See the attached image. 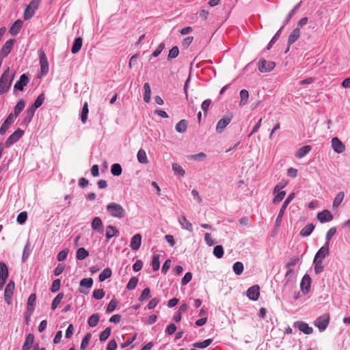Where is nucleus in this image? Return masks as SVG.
I'll return each mask as SVG.
<instances>
[{
	"label": "nucleus",
	"mask_w": 350,
	"mask_h": 350,
	"mask_svg": "<svg viewBox=\"0 0 350 350\" xmlns=\"http://www.w3.org/2000/svg\"><path fill=\"white\" fill-rule=\"evenodd\" d=\"M303 1H300L293 9L292 10L288 13V14L287 15L286 18H285V20L283 22V25L282 27L276 32V33L274 35V36L272 38V39L271 40V41L269 42V43L268 44V46L267 47V50H269L273 44L278 40V39L279 38L280 36V33L282 32V29L284 28V27L287 25L288 23V22L290 21V20L292 18V17L295 14L296 12L297 11V10L299 8V7L301 6V5L302 4Z\"/></svg>",
	"instance_id": "f257e3e1"
},
{
	"label": "nucleus",
	"mask_w": 350,
	"mask_h": 350,
	"mask_svg": "<svg viewBox=\"0 0 350 350\" xmlns=\"http://www.w3.org/2000/svg\"><path fill=\"white\" fill-rule=\"evenodd\" d=\"M108 214L112 217L121 219L126 216V211L122 205L116 202H110L106 206Z\"/></svg>",
	"instance_id": "f03ea898"
},
{
	"label": "nucleus",
	"mask_w": 350,
	"mask_h": 350,
	"mask_svg": "<svg viewBox=\"0 0 350 350\" xmlns=\"http://www.w3.org/2000/svg\"><path fill=\"white\" fill-rule=\"evenodd\" d=\"M14 75L10 77V68H7L0 78V95L9 90Z\"/></svg>",
	"instance_id": "7ed1b4c3"
},
{
	"label": "nucleus",
	"mask_w": 350,
	"mask_h": 350,
	"mask_svg": "<svg viewBox=\"0 0 350 350\" xmlns=\"http://www.w3.org/2000/svg\"><path fill=\"white\" fill-rule=\"evenodd\" d=\"M294 196H295V193H291L288 198L285 200V201L284 202L282 207L280 208V210L279 211V213L277 216V218L275 219V228H279L280 224H281V222H282V217H283V215L284 213V211H286V208L287 207V206L288 205V204L291 202V201L294 198Z\"/></svg>",
	"instance_id": "20e7f679"
},
{
	"label": "nucleus",
	"mask_w": 350,
	"mask_h": 350,
	"mask_svg": "<svg viewBox=\"0 0 350 350\" xmlns=\"http://www.w3.org/2000/svg\"><path fill=\"white\" fill-rule=\"evenodd\" d=\"M306 24V17H304L300 20V21L298 23L297 27L295 28L292 33L288 36V44L291 45L293 44L299 37L300 36V31L299 27L304 26Z\"/></svg>",
	"instance_id": "39448f33"
},
{
	"label": "nucleus",
	"mask_w": 350,
	"mask_h": 350,
	"mask_svg": "<svg viewBox=\"0 0 350 350\" xmlns=\"http://www.w3.org/2000/svg\"><path fill=\"white\" fill-rule=\"evenodd\" d=\"M41 0H31L29 5L26 8L24 12V19L29 20L31 18L36 10L38 9Z\"/></svg>",
	"instance_id": "423d86ee"
},
{
	"label": "nucleus",
	"mask_w": 350,
	"mask_h": 350,
	"mask_svg": "<svg viewBox=\"0 0 350 350\" xmlns=\"http://www.w3.org/2000/svg\"><path fill=\"white\" fill-rule=\"evenodd\" d=\"M329 322V314L325 313L322 316L319 317L314 321V325L319 328L321 332L324 331Z\"/></svg>",
	"instance_id": "0eeeda50"
},
{
	"label": "nucleus",
	"mask_w": 350,
	"mask_h": 350,
	"mask_svg": "<svg viewBox=\"0 0 350 350\" xmlns=\"http://www.w3.org/2000/svg\"><path fill=\"white\" fill-rule=\"evenodd\" d=\"M275 66V62L261 59L258 62V68L260 72H269L273 70Z\"/></svg>",
	"instance_id": "6e6552de"
},
{
	"label": "nucleus",
	"mask_w": 350,
	"mask_h": 350,
	"mask_svg": "<svg viewBox=\"0 0 350 350\" xmlns=\"http://www.w3.org/2000/svg\"><path fill=\"white\" fill-rule=\"evenodd\" d=\"M24 131L21 129H16L12 135H10L5 142V147L8 148L17 141L23 136Z\"/></svg>",
	"instance_id": "1a4fd4ad"
},
{
	"label": "nucleus",
	"mask_w": 350,
	"mask_h": 350,
	"mask_svg": "<svg viewBox=\"0 0 350 350\" xmlns=\"http://www.w3.org/2000/svg\"><path fill=\"white\" fill-rule=\"evenodd\" d=\"M14 288V282L13 281H10L5 288L4 299L8 304H10L12 302V296L13 295Z\"/></svg>",
	"instance_id": "9d476101"
},
{
	"label": "nucleus",
	"mask_w": 350,
	"mask_h": 350,
	"mask_svg": "<svg viewBox=\"0 0 350 350\" xmlns=\"http://www.w3.org/2000/svg\"><path fill=\"white\" fill-rule=\"evenodd\" d=\"M8 269L4 262H0V290L4 286L8 278Z\"/></svg>",
	"instance_id": "9b49d317"
},
{
	"label": "nucleus",
	"mask_w": 350,
	"mask_h": 350,
	"mask_svg": "<svg viewBox=\"0 0 350 350\" xmlns=\"http://www.w3.org/2000/svg\"><path fill=\"white\" fill-rule=\"evenodd\" d=\"M79 285V292L83 294H88V291L84 288H90L93 285V280L91 278H83L80 281Z\"/></svg>",
	"instance_id": "f8f14e48"
},
{
	"label": "nucleus",
	"mask_w": 350,
	"mask_h": 350,
	"mask_svg": "<svg viewBox=\"0 0 350 350\" xmlns=\"http://www.w3.org/2000/svg\"><path fill=\"white\" fill-rule=\"evenodd\" d=\"M39 57H40L41 73H42V75H45L49 72V63H48L47 57L43 51L40 53Z\"/></svg>",
	"instance_id": "ddd939ff"
},
{
	"label": "nucleus",
	"mask_w": 350,
	"mask_h": 350,
	"mask_svg": "<svg viewBox=\"0 0 350 350\" xmlns=\"http://www.w3.org/2000/svg\"><path fill=\"white\" fill-rule=\"evenodd\" d=\"M259 295H260V288L258 285H254V286L250 287L247 291V297L252 301L258 300Z\"/></svg>",
	"instance_id": "4468645a"
},
{
	"label": "nucleus",
	"mask_w": 350,
	"mask_h": 350,
	"mask_svg": "<svg viewBox=\"0 0 350 350\" xmlns=\"http://www.w3.org/2000/svg\"><path fill=\"white\" fill-rule=\"evenodd\" d=\"M232 116H225L222 119L219 120L216 126V131L217 133H221L227 125L232 120Z\"/></svg>",
	"instance_id": "2eb2a0df"
},
{
	"label": "nucleus",
	"mask_w": 350,
	"mask_h": 350,
	"mask_svg": "<svg viewBox=\"0 0 350 350\" xmlns=\"http://www.w3.org/2000/svg\"><path fill=\"white\" fill-rule=\"evenodd\" d=\"M317 219L321 223L328 222L333 219V215L328 210H324L317 214Z\"/></svg>",
	"instance_id": "dca6fc26"
},
{
	"label": "nucleus",
	"mask_w": 350,
	"mask_h": 350,
	"mask_svg": "<svg viewBox=\"0 0 350 350\" xmlns=\"http://www.w3.org/2000/svg\"><path fill=\"white\" fill-rule=\"evenodd\" d=\"M332 146L334 150L337 153H342L345 150V146L337 137H334L332 139Z\"/></svg>",
	"instance_id": "f3484780"
},
{
	"label": "nucleus",
	"mask_w": 350,
	"mask_h": 350,
	"mask_svg": "<svg viewBox=\"0 0 350 350\" xmlns=\"http://www.w3.org/2000/svg\"><path fill=\"white\" fill-rule=\"evenodd\" d=\"M29 81V78L25 74L22 75L19 80L14 85V89L23 91L24 86L27 85Z\"/></svg>",
	"instance_id": "a211bd4d"
},
{
	"label": "nucleus",
	"mask_w": 350,
	"mask_h": 350,
	"mask_svg": "<svg viewBox=\"0 0 350 350\" xmlns=\"http://www.w3.org/2000/svg\"><path fill=\"white\" fill-rule=\"evenodd\" d=\"M14 115L13 113H10L8 115L7 118L5 120L3 123L2 124L1 128H0V134L4 135L7 130L9 129L10 126L14 122Z\"/></svg>",
	"instance_id": "6ab92c4d"
},
{
	"label": "nucleus",
	"mask_w": 350,
	"mask_h": 350,
	"mask_svg": "<svg viewBox=\"0 0 350 350\" xmlns=\"http://www.w3.org/2000/svg\"><path fill=\"white\" fill-rule=\"evenodd\" d=\"M329 254V243H325V245L321 247L315 255L314 259L316 260L322 261L323 259Z\"/></svg>",
	"instance_id": "aec40b11"
},
{
	"label": "nucleus",
	"mask_w": 350,
	"mask_h": 350,
	"mask_svg": "<svg viewBox=\"0 0 350 350\" xmlns=\"http://www.w3.org/2000/svg\"><path fill=\"white\" fill-rule=\"evenodd\" d=\"M299 259L297 258H293L291 259V260L286 264V267L288 268L287 272L286 273V278L287 279V282L293 276V271L291 268L292 266H295L297 264Z\"/></svg>",
	"instance_id": "412c9836"
},
{
	"label": "nucleus",
	"mask_w": 350,
	"mask_h": 350,
	"mask_svg": "<svg viewBox=\"0 0 350 350\" xmlns=\"http://www.w3.org/2000/svg\"><path fill=\"white\" fill-rule=\"evenodd\" d=\"M14 40L11 39L8 40L0 50V54L3 57H6L11 51Z\"/></svg>",
	"instance_id": "4be33fe9"
},
{
	"label": "nucleus",
	"mask_w": 350,
	"mask_h": 350,
	"mask_svg": "<svg viewBox=\"0 0 350 350\" xmlns=\"http://www.w3.org/2000/svg\"><path fill=\"white\" fill-rule=\"evenodd\" d=\"M23 21H21L20 19L16 20L13 23L11 28L10 29L9 33L12 36H16L19 33V31L23 26Z\"/></svg>",
	"instance_id": "5701e85b"
},
{
	"label": "nucleus",
	"mask_w": 350,
	"mask_h": 350,
	"mask_svg": "<svg viewBox=\"0 0 350 350\" xmlns=\"http://www.w3.org/2000/svg\"><path fill=\"white\" fill-rule=\"evenodd\" d=\"M142 237L139 234H135L131 241V247L133 250H138L141 246Z\"/></svg>",
	"instance_id": "b1692460"
},
{
	"label": "nucleus",
	"mask_w": 350,
	"mask_h": 350,
	"mask_svg": "<svg viewBox=\"0 0 350 350\" xmlns=\"http://www.w3.org/2000/svg\"><path fill=\"white\" fill-rule=\"evenodd\" d=\"M178 222L183 228L186 229L189 232H193V226L190 221H189L185 215H181L178 219Z\"/></svg>",
	"instance_id": "393cba45"
},
{
	"label": "nucleus",
	"mask_w": 350,
	"mask_h": 350,
	"mask_svg": "<svg viewBox=\"0 0 350 350\" xmlns=\"http://www.w3.org/2000/svg\"><path fill=\"white\" fill-rule=\"evenodd\" d=\"M91 227L94 230H96V231H98L99 232L102 233L103 231V224L101 219L99 217H94L92 221Z\"/></svg>",
	"instance_id": "a878e982"
},
{
	"label": "nucleus",
	"mask_w": 350,
	"mask_h": 350,
	"mask_svg": "<svg viewBox=\"0 0 350 350\" xmlns=\"http://www.w3.org/2000/svg\"><path fill=\"white\" fill-rule=\"evenodd\" d=\"M119 232L115 226H107L106 227L105 237L107 240L116 237L118 234Z\"/></svg>",
	"instance_id": "bb28decb"
},
{
	"label": "nucleus",
	"mask_w": 350,
	"mask_h": 350,
	"mask_svg": "<svg viewBox=\"0 0 350 350\" xmlns=\"http://www.w3.org/2000/svg\"><path fill=\"white\" fill-rule=\"evenodd\" d=\"M35 111H36V110L30 107L25 111V117H24V118L23 120L22 123L24 124H29L31 121V120H32V118H33V117L34 116Z\"/></svg>",
	"instance_id": "cd10ccee"
},
{
	"label": "nucleus",
	"mask_w": 350,
	"mask_h": 350,
	"mask_svg": "<svg viewBox=\"0 0 350 350\" xmlns=\"http://www.w3.org/2000/svg\"><path fill=\"white\" fill-rule=\"evenodd\" d=\"M34 341V336L32 334H29L25 339L23 345L22 350H29Z\"/></svg>",
	"instance_id": "c85d7f7f"
},
{
	"label": "nucleus",
	"mask_w": 350,
	"mask_h": 350,
	"mask_svg": "<svg viewBox=\"0 0 350 350\" xmlns=\"http://www.w3.org/2000/svg\"><path fill=\"white\" fill-rule=\"evenodd\" d=\"M36 295L35 293H32L29 295L27 301V309L29 312V315L31 314L34 309V305L36 304Z\"/></svg>",
	"instance_id": "c756f323"
},
{
	"label": "nucleus",
	"mask_w": 350,
	"mask_h": 350,
	"mask_svg": "<svg viewBox=\"0 0 350 350\" xmlns=\"http://www.w3.org/2000/svg\"><path fill=\"white\" fill-rule=\"evenodd\" d=\"M83 39L81 37L77 38L72 44L71 52L74 54L77 53L81 49Z\"/></svg>",
	"instance_id": "7c9ffc66"
},
{
	"label": "nucleus",
	"mask_w": 350,
	"mask_h": 350,
	"mask_svg": "<svg viewBox=\"0 0 350 350\" xmlns=\"http://www.w3.org/2000/svg\"><path fill=\"white\" fill-rule=\"evenodd\" d=\"M176 131L179 133H183L186 131L187 128V121L181 120L176 125Z\"/></svg>",
	"instance_id": "2f4dec72"
},
{
	"label": "nucleus",
	"mask_w": 350,
	"mask_h": 350,
	"mask_svg": "<svg viewBox=\"0 0 350 350\" xmlns=\"http://www.w3.org/2000/svg\"><path fill=\"white\" fill-rule=\"evenodd\" d=\"M25 105V103L23 100H20L17 103V104L14 107V113H13L14 118H16L21 113V112L23 110Z\"/></svg>",
	"instance_id": "473e14b6"
},
{
	"label": "nucleus",
	"mask_w": 350,
	"mask_h": 350,
	"mask_svg": "<svg viewBox=\"0 0 350 350\" xmlns=\"http://www.w3.org/2000/svg\"><path fill=\"white\" fill-rule=\"evenodd\" d=\"M137 160L140 163L146 164L148 163L146 153L144 150L139 149L137 154Z\"/></svg>",
	"instance_id": "72a5a7b5"
},
{
	"label": "nucleus",
	"mask_w": 350,
	"mask_h": 350,
	"mask_svg": "<svg viewBox=\"0 0 350 350\" xmlns=\"http://www.w3.org/2000/svg\"><path fill=\"white\" fill-rule=\"evenodd\" d=\"M240 103L239 106L245 105L247 103L249 98V92L246 90H242L240 91Z\"/></svg>",
	"instance_id": "f704fd0d"
},
{
	"label": "nucleus",
	"mask_w": 350,
	"mask_h": 350,
	"mask_svg": "<svg viewBox=\"0 0 350 350\" xmlns=\"http://www.w3.org/2000/svg\"><path fill=\"white\" fill-rule=\"evenodd\" d=\"M89 256V252L84 247H80L77 250L76 258L77 260H82Z\"/></svg>",
	"instance_id": "c9c22d12"
},
{
	"label": "nucleus",
	"mask_w": 350,
	"mask_h": 350,
	"mask_svg": "<svg viewBox=\"0 0 350 350\" xmlns=\"http://www.w3.org/2000/svg\"><path fill=\"white\" fill-rule=\"evenodd\" d=\"M100 316L98 313L94 314L90 317L88 323L90 327H94L98 323Z\"/></svg>",
	"instance_id": "e433bc0d"
},
{
	"label": "nucleus",
	"mask_w": 350,
	"mask_h": 350,
	"mask_svg": "<svg viewBox=\"0 0 350 350\" xmlns=\"http://www.w3.org/2000/svg\"><path fill=\"white\" fill-rule=\"evenodd\" d=\"M144 100L146 103H149L150 100L151 95V90L150 86L148 83H146L144 85Z\"/></svg>",
	"instance_id": "4c0bfd02"
},
{
	"label": "nucleus",
	"mask_w": 350,
	"mask_h": 350,
	"mask_svg": "<svg viewBox=\"0 0 350 350\" xmlns=\"http://www.w3.org/2000/svg\"><path fill=\"white\" fill-rule=\"evenodd\" d=\"M213 342V340L209 338L202 342H197L193 344V347L195 348L204 349L209 346Z\"/></svg>",
	"instance_id": "58836bf2"
},
{
	"label": "nucleus",
	"mask_w": 350,
	"mask_h": 350,
	"mask_svg": "<svg viewBox=\"0 0 350 350\" xmlns=\"http://www.w3.org/2000/svg\"><path fill=\"white\" fill-rule=\"evenodd\" d=\"M88 111V104L87 102H85L83 106L82 111L81 113V120L83 124L86 122Z\"/></svg>",
	"instance_id": "ea45409f"
},
{
	"label": "nucleus",
	"mask_w": 350,
	"mask_h": 350,
	"mask_svg": "<svg viewBox=\"0 0 350 350\" xmlns=\"http://www.w3.org/2000/svg\"><path fill=\"white\" fill-rule=\"evenodd\" d=\"M44 98H45V97H44V94H40L37 97L34 103L31 106V107L36 110V109H38L42 105V103L44 100Z\"/></svg>",
	"instance_id": "a19ab883"
},
{
	"label": "nucleus",
	"mask_w": 350,
	"mask_h": 350,
	"mask_svg": "<svg viewBox=\"0 0 350 350\" xmlns=\"http://www.w3.org/2000/svg\"><path fill=\"white\" fill-rule=\"evenodd\" d=\"M64 293H59L53 300L52 301V304H51V309L53 310H55L57 308V307L58 306V305L59 304V303L61 302L62 299H63L64 297Z\"/></svg>",
	"instance_id": "79ce46f5"
},
{
	"label": "nucleus",
	"mask_w": 350,
	"mask_h": 350,
	"mask_svg": "<svg viewBox=\"0 0 350 350\" xmlns=\"http://www.w3.org/2000/svg\"><path fill=\"white\" fill-rule=\"evenodd\" d=\"M233 271L235 273V274L239 275H241L243 271V264L241 262H236L232 267Z\"/></svg>",
	"instance_id": "37998d69"
},
{
	"label": "nucleus",
	"mask_w": 350,
	"mask_h": 350,
	"mask_svg": "<svg viewBox=\"0 0 350 350\" xmlns=\"http://www.w3.org/2000/svg\"><path fill=\"white\" fill-rule=\"evenodd\" d=\"M122 167L118 163H115L111 165V172L113 176H118L122 174Z\"/></svg>",
	"instance_id": "c03bdc74"
},
{
	"label": "nucleus",
	"mask_w": 350,
	"mask_h": 350,
	"mask_svg": "<svg viewBox=\"0 0 350 350\" xmlns=\"http://www.w3.org/2000/svg\"><path fill=\"white\" fill-rule=\"evenodd\" d=\"M111 276V270L109 268L105 269L99 275V280L100 282L105 281L106 279Z\"/></svg>",
	"instance_id": "a18cd8bd"
},
{
	"label": "nucleus",
	"mask_w": 350,
	"mask_h": 350,
	"mask_svg": "<svg viewBox=\"0 0 350 350\" xmlns=\"http://www.w3.org/2000/svg\"><path fill=\"white\" fill-rule=\"evenodd\" d=\"M172 170L174 172V173L178 174L179 176L183 177L185 174V170L178 163H173L172 164Z\"/></svg>",
	"instance_id": "49530a36"
},
{
	"label": "nucleus",
	"mask_w": 350,
	"mask_h": 350,
	"mask_svg": "<svg viewBox=\"0 0 350 350\" xmlns=\"http://www.w3.org/2000/svg\"><path fill=\"white\" fill-rule=\"evenodd\" d=\"M274 194L275 196L273 198V203L276 204L280 203L283 200L286 195V192L280 190V191H278L276 193Z\"/></svg>",
	"instance_id": "de8ad7c7"
},
{
	"label": "nucleus",
	"mask_w": 350,
	"mask_h": 350,
	"mask_svg": "<svg viewBox=\"0 0 350 350\" xmlns=\"http://www.w3.org/2000/svg\"><path fill=\"white\" fill-rule=\"evenodd\" d=\"M345 194L343 192H339L335 197L333 202V206L338 207L344 199Z\"/></svg>",
	"instance_id": "09e8293b"
},
{
	"label": "nucleus",
	"mask_w": 350,
	"mask_h": 350,
	"mask_svg": "<svg viewBox=\"0 0 350 350\" xmlns=\"http://www.w3.org/2000/svg\"><path fill=\"white\" fill-rule=\"evenodd\" d=\"M160 267L159 255H154L152 260V267L154 271H157Z\"/></svg>",
	"instance_id": "8fccbe9b"
},
{
	"label": "nucleus",
	"mask_w": 350,
	"mask_h": 350,
	"mask_svg": "<svg viewBox=\"0 0 350 350\" xmlns=\"http://www.w3.org/2000/svg\"><path fill=\"white\" fill-rule=\"evenodd\" d=\"M138 282V279L136 277H133L130 279L129 282L126 284V289L129 291L133 290Z\"/></svg>",
	"instance_id": "3c124183"
},
{
	"label": "nucleus",
	"mask_w": 350,
	"mask_h": 350,
	"mask_svg": "<svg viewBox=\"0 0 350 350\" xmlns=\"http://www.w3.org/2000/svg\"><path fill=\"white\" fill-rule=\"evenodd\" d=\"M111 334V328L107 327L104 331H103L99 336V339L101 342L105 341Z\"/></svg>",
	"instance_id": "603ef678"
},
{
	"label": "nucleus",
	"mask_w": 350,
	"mask_h": 350,
	"mask_svg": "<svg viewBox=\"0 0 350 350\" xmlns=\"http://www.w3.org/2000/svg\"><path fill=\"white\" fill-rule=\"evenodd\" d=\"M213 254L218 258H221L224 256V249L221 245H216L213 249Z\"/></svg>",
	"instance_id": "864d4df0"
},
{
	"label": "nucleus",
	"mask_w": 350,
	"mask_h": 350,
	"mask_svg": "<svg viewBox=\"0 0 350 350\" xmlns=\"http://www.w3.org/2000/svg\"><path fill=\"white\" fill-rule=\"evenodd\" d=\"M293 326L297 328L299 331L306 334V323L302 321H296L294 323Z\"/></svg>",
	"instance_id": "5fc2aeb1"
},
{
	"label": "nucleus",
	"mask_w": 350,
	"mask_h": 350,
	"mask_svg": "<svg viewBox=\"0 0 350 350\" xmlns=\"http://www.w3.org/2000/svg\"><path fill=\"white\" fill-rule=\"evenodd\" d=\"M179 54V49L177 46H173L169 52L168 59L176 58Z\"/></svg>",
	"instance_id": "6e6d98bb"
},
{
	"label": "nucleus",
	"mask_w": 350,
	"mask_h": 350,
	"mask_svg": "<svg viewBox=\"0 0 350 350\" xmlns=\"http://www.w3.org/2000/svg\"><path fill=\"white\" fill-rule=\"evenodd\" d=\"M117 304L118 301L116 299H112L107 307V312H112L116 309Z\"/></svg>",
	"instance_id": "4d7b16f0"
},
{
	"label": "nucleus",
	"mask_w": 350,
	"mask_h": 350,
	"mask_svg": "<svg viewBox=\"0 0 350 350\" xmlns=\"http://www.w3.org/2000/svg\"><path fill=\"white\" fill-rule=\"evenodd\" d=\"M105 296V292L103 289H96V290H94V292H93V294H92V297L95 299H101L102 298H103Z\"/></svg>",
	"instance_id": "13d9d810"
},
{
	"label": "nucleus",
	"mask_w": 350,
	"mask_h": 350,
	"mask_svg": "<svg viewBox=\"0 0 350 350\" xmlns=\"http://www.w3.org/2000/svg\"><path fill=\"white\" fill-rule=\"evenodd\" d=\"M27 219V213L25 211L20 213L16 218V221L18 224H23L25 222Z\"/></svg>",
	"instance_id": "bf43d9fd"
},
{
	"label": "nucleus",
	"mask_w": 350,
	"mask_h": 350,
	"mask_svg": "<svg viewBox=\"0 0 350 350\" xmlns=\"http://www.w3.org/2000/svg\"><path fill=\"white\" fill-rule=\"evenodd\" d=\"M60 284H61V282H60L59 279L55 280L52 283V286L51 287V291L52 293H55V292L58 291L60 288Z\"/></svg>",
	"instance_id": "052dcab7"
},
{
	"label": "nucleus",
	"mask_w": 350,
	"mask_h": 350,
	"mask_svg": "<svg viewBox=\"0 0 350 350\" xmlns=\"http://www.w3.org/2000/svg\"><path fill=\"white\" fill-rule=\"evenodd\" d=\"M91 334L88 333L85 337L83 338L81 344V349H85L87 345H88L90 340L91 338Z\"/></svg>",
	"instance_id": "680f3d73"
},
{
	"label": "nucleus",
	"mask_w": 350,
	"mask_h": 350,
	"mask_svg": "<svg viewBox=\"0 0 350 350\" xmlns=\"http://www.w3.org/2000/svg\"><path fill=\"white\" fill-rule=\"evenodd\" d=\"M68 253V249H65V250L60 251L57 256V259L59 261H64L66 258Z\"/></svg>",
	"instance_id": "e2e57ef3"
},
{
	"label": "nucleus",
	"mask_w": 350,
	"mask_h": 350,
	"mask_svg": "<svg viewBox=\"0 0 350 350\" xmlns=\"http://www.w3.org/2000/svg\"><path fill=\"white\" fill-rule=\"evenodd\" d=\"M314 271L316 273L322 272L323 266L322 265V261L314 260Z\"/></svg>",
	"instance_id": "0e129e2a"
},
{
	"label": "nucleus",
	"mask_w": 350,
	"mask_h": 350,
	"mask_svg": "<svg viewBox=\"0 0 350 350\" xmlns=\"http://www.w3.org/2000/svg\"><path fill=\"white\" fill-rule=\"evenodd\" d=\"M204 241L208 246H212L216 243V241L212 239L211 234L208 232L204 234Z\"/></svg>",
	"instance_id": "69168bd1"
},
{
	"label": "nucleus",
	"mask_w": 350,
	"mask_h": 350,
	"mask_svg": "<svg viewBox=\"0 0 350 350\" xmlns=\"http://www.w3.org/2000/svg\"><path fill=\"white\" fill-rule=\"evenodd\" d=\"M336 228L335 227L331 228L327 232L325 239H326V243H329V240L331 238L336 234Z\"/></svg>",
	"instance_id": "338daca9"
},
{
	"label": "nucleus",
	"mask_w": 350,
	"mask_h": 350,
	"mask_svg": "<svg viewBox=\"0 0 350 350\" xmlns=\"http://www.w3.org/2000/svg\"><path fill=\"white\" fill-rule=\"evenodd\" d=\"M191 279H192L191 273H190V272L186 273L181 280V284L183 286L187 284L191 280Z\"/></svg>",
	"instance_id": "774afa93"
}]
</instances>
